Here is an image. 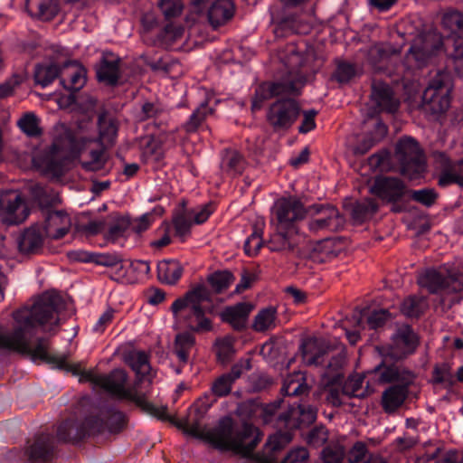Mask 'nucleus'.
I'll use <instances>...</instances> for the list:
<instances>
[{
  "instance_id": "obj_1",
  "label": "nucleus",
  "mask_w": 463,
  "mask_h": 463,
  "mask_svg": "<svg viewBox=\"0 0 463 463\" xmlns=\"http://www.w3.org/2000/svg\"><path fill=\"white\" fill-rule=\"evenodd\" d=\"M66 303L55 290L38 296L33 305L14 310L15 322L11 332L0 324V347H48L60 327V312Z\"/></svg>"
},
{
  "instance_id": "obj_2",
  "label": "nucleus",
  "mask_w": 463,
  "mask_h": 463,
  "mask_svg": "<svg viewBox=\"0 0 463 463\" xmlns=\"http://www.w3.org/2000/svg\"><path fill=\"white\" fill-rule=\"evenodd\" d=\"M15 352L22 357H28L34 363H45L53 368L72 373L80 376V382H89L104 390L109 394L121 400H127L138 406H150L143 394L127 388V373L115 369L109 374H99L94 370H86L80 363H71L67 355L53 354L52 349H6Z\"/></svg>"
},
{
  "instance_id": "obj_3",
  "label": "nucleus",
  "mask_w": 463,
  "mask_h": 463,
  "mask_svg": "<svg viewBox=\"0 0 463 463\" xmlns=\"http://www.w3.org/2000/svg\"><path fill=\"white\" fill-rule=\"evenodd\" d=\"M282 401L277 400L269 404H263L256 400H247L237 407V414L246 420L260 418L264 424H271L288 430L303 429L310 426L317 420V409L301 399L298 402L288 405L287 411L277 416Z\"/></svg>"
},
{
  "instance_id": "obj_4",
  "label": "nucleus",
  "mask_w": 463,
  "mask_h": 463,
  "mask_svg": "<svg viewBox=\"0 0 463 463\" xmlns=\"http://www.w3.org/2000/svg\"><path fill=\"white\" fill-rule=\"evenodd\" d=\"M127 424L125 414L110 404H102L97 413L85 417L79 422L74 419L62 420L57 429V438L61 442L77 444L86 438L101 434L121 432Z\"/></svg>"
},
{
  "instance_id": "obj_5",
  "label": "nucleus",
  "mask_w": 463,
  "mask_h": 463,
  "mask_svg": "<svg viewBox=\"0 0 463 463\" xmlns=\"http://www.w3.org/2000/svg\"><path fill=\"white\" fill-rule=\"evenodd\" d=\"M304 204L296 198L281 199L276 205V232L267 242L271 251L282 252L302 258L300 248L302 238L298 234L296 222L306 217Z\"/></svg>"
},
{
  "instance_id": "obj_6",
  "label": "nucleus",
  "mask_w": 463,
  "mask_h": 463,
  "mask_svg": "<svg viewBox=\"0 0 463 463\" xmlns=\"http://www.w3.org/2000/svg\"><path fill=\"white\" fill-rule=\"evenodd\" d=\"M263 434L253 424L244 420L238 424L232 417L220 419L204 438L214 449L221 451H244L250 453L262 439Z\"/></svg>"
},
{
  "instance_id": "obj_7",
  "label": "nucleus",
  "mask_w": 463,
  "mask_h": 463,
  "mask_svg": "<svg viewBox=\"0 0 463 463\" xmlns=\"http://www.w3.org/2000/svg\"><path fill=\"white\" fill-rule=\"evenodd\" d=\"M409 189L405 182L399 177L379 175L374 176L369 193L384 203L391 204L392 213H400L408 211Z\"/></svg>"
},
{
  "instance_id": "obj_8",
  "label": "nucleus",
  "mask_w": 463,
  "mask_h": 463,
  "mask_svg": "<svg viewBox=\"0 0 463 463\" xmlns=\"http://www.w3.org/2000/svg\"><path fill=\"white\" fill-rule=\"evenodd\" d=\"M444 47L443 36L432 25L420 24L411 39L408 57H412L419 66H424L428 61L437 56Z\"/></svg>"
},
{
  "instance_id": "obj_9",
  "label": "nucleus",
  "mask_w": 463,
  "mask_h": 463,
  "mask_svg": "<svg viewBox=\"0 0 463 463\" xmlns=\"http://www.w3.org/2000/svg\"><path fill=\"white\" fill-rule=\"evenodd\" d=\"M395 159L402 175L415 179L425 170V157L419 142L411 137H403L395 146Z\"/></svg>"
},
{
  "instance_id": "obj_10",
  "label": "nucleus",
  "mask_w": 463,
  "mask_h": 463,
  "mask_svg": "<svg viewBox=\"0 0 463 463\" xmlns=\"http://www.w3.org/2000/svg\"><path fill=\"white\" fill-rule=\"evenodd\" d=\"M285 66L288 69V77L279 81L270 82L274 97L278 96H299L301 89L307 81V71L303 56L296 51H292L285 59Z\"/></svg>"
},
{
  "instance_id": "obj_11",
  "label": "nucleus",
  "mask_w": 463,
  "mask_h": 463,
  "mask_svg": "<svg viewBox=\"0 0 463 463\" xmlns=\"http://www.w3.org/2000/svg\"><path fill=\"white\" fill-rule=\"evenodd\" d=\"M450 99L449 90L439 79L431 80L421 96L420 109L431 120H437L449 109Z\"/></svg>"
},
{
  "instance_id": "obj_12",
  "label": "nucleus",
  "mask_w": 463,
  "mask_h": 463,
  "mask_svg": "<svg viewBox=\"0 0 463 463\" xmlns=\"http://www.w3.org/2000/svg\"><path fill=\"white\" fill-rule=\"evenodd\" d=\"M300 110L294 99H280L269 108L267 121L275 132L288 130L298 119Z\"/></svg>"
},
{
  "instance_id": "obj_13",
  "label": "nucleus",
  "mask_w": 463,
  "mask_h": 463,
  "mask_svg": "<svg viewBox=\"0 0 463 463\" xmlns=\"http://www.w3.org/2000/svg\"><path fill=\"white\" fill-rule=\"evenodd\" d=\"M462 275L458 271H448L442 274L435 269H428L418 277V284L430 294L442 290L459 292L463 289Z\"/></svg>"
},
{
  "instance_id": "obj_14",
  "label": "nucleus",
  "mask_w": 463,
  "mask_h": 463,
  "mask_svg": "<svg viewBox=\"0 0 463 463\" xmlns=\"http://www.w3.org/2000/svg\"><path fill=\"white\" fill-rule=\"evenodd\" d=\"M30 211L19 191L8 190L0 193V216L6 225L24 222Z\"/></svg>"
},
{
  "instance_id": "obj_15",
  "label": "nucleus",
  "mask_w": 463,
  "mask_h": 463,
  "mask_svg": "<svg viewBox=\"0 0 463 463\" xmlns=\"http://www.w3.org/2000/svg\"><path fill=\"white\" fill-rule=\"evenodd\" d=\"M383 358L382 363L376 366L379 380L383 383H392L400 377L396 363L412 354L415 349H375Z\"/></svg>"
},
{
  "instance_id": "obj_16",
  "label": "nucleus",
  "mask_w": 463,
  "mask_h": 463,
  "mask_svg": "<svg viewBox=\"0 0 463 463\" xmlns=\"http://www.w3.org/2000/svg\"><path fill=\"white\" fill-rule=\"evenodd\" d=\"M371 101L373 113H394L398 110L400 101L394 97V92L387 83L373 81L372 84Z\"/></svg>"
},
{
  "instance_id": "obj_17",
  "label": "nucleus",
  "mask_w": 463,
  "mask_h": 463,
  "mask_svg": "<svg viewBox=\"0 0 463 463\" xmlns=\"http://www.w3.org/2000/svg\"><path fill=\"white\" fill-rule=\"evenodd\" d=\"M59 151L60 146L52 144L48 151L33 160L36 167L42 169L43 175H50L54 179H60L64 175L68 161L67 156H59Z\"/></svg>"
},
{
  "instance_id": "obj_18",
  "label": "nucleus",
  "mask_w": 463,
  "mask_h": 463,
  "mask_svg": "<svg viewBox=\"0 0 463 463\" xmlns=\"http://www.w3.org/2000/svg\"><path fill=\"white\" fill-rule=\"evenodd\" d=\"M345 239L343 237L327 238L322 241H317L309 250L308 255H305L304 251L303 258H307L314 262L325 263L336 258L344 250Z\"/></svg>"
},
{
  "instance_id": "obj_19",
  "label": "nucleus",
  "mask_w": 463,
  "mask_h": 463,
  "mask_svg": "<svg viewBox=\"0 0 463 463\" xmlns=\"http://www.w3.org/2000/svg\"><path fill=\"white\" fill-rule=\"evenodd\" d=\"M120 58L113 52H103L99 61L94 65L97 80L108 86H117L120 78Z\"/></svg>"
},
{
  "instance_id": "obj_20",
  "label": "nucleus",
  "mask_w": 463,
  "mask_h": 463,
  "mask_svg": "<svg viewBox=\"0 0 463 463\" xmlns=\"http://www.w3.org/2000/svg\"><path fill=\"white\" fill-rule=\"evenodd\" d=\"M71 226V220L65 210L45 212L43 230L46 237L61 240L70 232Z\"/></svg>"
},
{
  "instance_id": "obj_21",
  "label": "nucleus",
  "mask_w": 463,
  "mask_h": 463,
  "mask_svg": "<svg viewBox=\"0 0 463 463\" xmlns=\"http://www.w3.org/2000/svg\"><path fill=\"white\" fill-rule=\"evenodd\" d=\"M44 237L39 224L24 229L16 239L19 252L25 256L40 254L43 249Z\"/></svg>"
},
{
  "instance_id": "obj_22",
  "label": "nucleus",
  "mask_w": 463,
  "mask_h": 463,
  "mask_svg": "<svg viewBox=\"0 0 463 463\" xmlns=\"http://www.w3.org/2000/svg\"><path fill=\"white\" fill-rule=\"evenodd\" d=\"M212 300L211 289L204 283H198L192 286L182 298L172 304L171 311L175 317H177L179 312L185 310L188 307L202 306L203 302H212Z\"/></svg>"
},
{
  "instance_id": "obj_23",
  "label": "nucleus",
  "mask_w": 463,
  "mask_h": 463,
  "mask_svg": "<svg viewBox=\"0 0 463 463\" xmlns=\"http://www.w3.org/2000/svg\"><path fill=\"white\" fill-rule=\"evenodd\" d=\"M55 454V439L50 433L38 434L28 449L29 458L33 462H49Z\"/></svg>"
},
{
  "instance_id": "obj_24",
  "label": "nucleus",
  "mask_w": 463,
  "mask_h": 463,
  "mask_svg": "<svg viewBox=\"0 0 463 463\" xmlns=\"http://www.w3.org/2000/svg\"><path fill=\"white\" fill-rule=\"evenodd\" d=\"M175 317L182 319L193 332H209L213 329L212 321L205 317L202 306L188 307L185 310L179 312Z\"/></svg>"
},
{
  "instance_id": "obj_25",
  "label": "nucleus",
  "mask_w": 463,
  "mask_h": 463,
  "mask_svg": "<svg viewBox=\"0 0 463 463\" xmlns=\"http://www.w3.org/2000/svg\"><path fill=\"white\" fill-rule=\"evenodd\" d=\"M233 383V379H232L230 374L223 373L219 376L213 383L211 388L212 394H205L203 398L197 401L196 406L198 407V411L201 413L206 412L212 407L213 402H216V399L213 398V395L217 397H223L228 395L232 391Z\"/></svg>"
},
{
  "instance_id": "obj_26",
  "label": "nucleus",
  "mask_w": 463,
  "mask_h": 463,
  "mask_svg": "<svg viewBox=\"0 0 463 463\" xmlns=\"http://www.w3.org/2000/svg\"><path fill=\"white\" fill-rule=\"evenodd\" d=\"M254 306L248 302H240L226 307L220 314L222 322L230 324L235 330L241 331L246 327L249 315Z\"/></svg>"
},
{
  "instance_id": "obj_27",
  "label": "nucleus",
  "mask_w": 463,
  "mask_h": 463,
  "mask_svg": "<svg viewBox=\"0 0 463 463\" xmlns=\"http://www.w3.org/2000/svg\"><path fill=\"white\" fill-rule=\"evenodd\" d=\"M402 47H395L390 43H378L367 51V61L376 71H383L387 61L392 56L401 53Z\"/></svg>"
},
{
  "instance_id": "obj_28",
  "label": "nucleus",
  "mask_w": 463,
  "mask_h": 463,
  "mask_svg": "<svg viewBox=\"0 0 463 463\" xmlns=\"http://www.w3.org/2000/svg\"><path fill=\"white\" fill-rule=\"evenodd\" d=\"M235 14V5L232 0H215L208 9L207 17L213 29L226 24Z\"/></svg>"
},
{
  "instance_id": "obj_29",
  "label": "nucleus",
  "mask_w": 463,
  "mask_h": 463,
  "mask_svg": "<svg viewBox=\"0 0 463 463\" xmlns=\"http://www.w3.org/2000/svg\"><path fill=\"white\" fill-rule=\"evenodd\" d=\"M28 190L41 210L52 211V208L62 203L60 194L51 187L43 186L40 184H32L29 185Z\"/></svg>"
},
{
  "instance_id": "obj_30",
  "label": "nucleus",
  "mask_w": 463,
  "mask_h": 463,
  "mask_svg": "<svg viewBox=\"0 0 463 463\" xmlns=\"http://www.w3.org/2000/svg\"><path fill=\"white\" fill-rule=\"evenodd\" d=\"M292 439L289 431H278L269 435L263 449L262 461L273 463L277 460V453L281 451Z\"/></svg>"
},
{
  "instance_id": "obj_31",
  "label": "nucleus",
  "mask_w": 463,
  "mask_h": 463,
  "mask_svg": "<svg viewBox=\"0 0 463 463\" xmlns=\"http://www.w3.org/2000/svg\"><path fill=\"white\" fill-rule=\"evenodd\" d=\"M25 8L31 16L41 21H52L59 13L56 0H26Z\"/></svg>"
},
{
  "instance_id": "obj_32",
  "label": "nucleus",
  "mask_w": 463,
  "mask_h": 463,
  "mask_svg": "<svg viewBox=\"0 0 463 463\" xmlns=\"http://www.w3.org/2000/svg\"><path fill=\"white\" fill-rule=\"evenodd\" d=\"M62 71L67 70L70 80L67 82L66 79L61 78L60 82L64 89L77 92L83 88L87 81L86 70L84 67L76 63V61H66L62 64Z\"/></svg>"
},
{
  "instance_id": "obj_33",
  "label": "nucleus",
  "mask_w": 463,
  "mask_h": 463,
  "mask_svg": "<svg viewBox=\"0 0 463 463\" xmlns=\"http://www.w3.org/2000/svg\"><path fill=\"white\" fill-rule=\"evenodd\" d=\"M99 138L104 148H109L116 143L118 124L115 118H108V111L103 110L98 116Z\"/></svg>"
},
{
  "instance_id": "obj_34",
  "label": "nucleus",
  "mask_w": 463,
  "mask_h": 463,
  "mask_svg": "<svg viewBox=\"0 0 463 463\" xmlns=\"http://www.w3.org/2000/svg\"><path fill=\"white\" fill-rule=\"evenodd\" d=\"M408 396V388L405 385H392L382 395V407L383 411L392 414L395 412L405 402Z\"/></svg>"
},
{
  "instance_id": "obj_35",
  "label": "nucleus",
  "mask_w": 463,
  "mask_h": 463,
  "mask_svg": "<svg viewBox=\"0 0 463 463\" xmlns=\"http://www.w3.org/2000/svg\"><path fill=\"white\" fill-rule=\"evenodd\" d=\"M174 144V133L170 131H161L150 137V140L146 145V153L152 156L156 162H159L164 158L165 147Z\"/></svg>"
},
{
  "instance_id": "obj_36",
  "label": "nucleus",
  "mask_w": 463,
  "mask_h": 463,
  "mask_svg": "<svg viewBox=\"0 0 463 463\" xmlns=\"http://www.w3.org/2000/svg\"><path fill=\"white\" fill-rule=\"evenodd\" d=\"M352 219L359 224L371 220L379 210L374 198H364L350 204Z\"/></svg>"
},
{
  "instance_id": "obj_37",
  "label": "nucleus",
  "mask_w": 463,
  "mask_h": 463,
  "mask_svg": "<svg viewBox=\"0 0 463 463\" xmlns=\"http://www.w3.org/2000/svg\"><path fill=\"white\" fill-rule=\"evenodd\" d=\"M388 134L387 126L382 121L378 120L374 126L373 130L370 131L354 147V153L355 155H364L372 147L380 143Z\"/></svg>"
},
{
  "instance_id": "obj_38",
  "label": "nucleus",
  "mask_w": 463,
  "mask_h": 463,
  "mask_svg": "<svg viewBox=\"0 0 463 463\" xmlns=\"http://www.w3.org/2000/svg\"><path fill=\"white\" fill-rule=\"evenodd\" d=\"M183 267L176 260H165L157 265L158 279L168 285H175L183 274Z\"/></svg>"
},
{
  "instance_id": "obj_39",
  "label": "nucleus",
  "mask_w": 463,
  "mask_h": 463,
  "mask_svg": "<svg viewBox=\"0 0 463 463\" xmlns=\"http://www.w3.org/2000/svg\"><path fill=\"white\" fill-rule=\"evenodd\" d=\"M62 66L54 62L37 63L34 67L33 79L36 84L46 87L62 73Z\"/></svg>"
},
{
  "instance_id": "obj_40",
  "label": "nucleus",
  "mask_w": 463,
  "mask_h": 463,
  "mask_svg": "<svg viewBox=\"0 0 463 463\" xmlns=\"http://www.w3.org/2000/svg\"><path fill=\"white\" fill-rule=\"evenodd\" d=\"M124 361L137 374L145 376L150 370L148 356L141 349H126Z\"/></svg>"
},
{
  "instance_id": "obj_41",
  "label": "nucleus",
  "mask_w": 463,
  "mask_h": 463,
  "mask_svg": "<svg viewBox=\"0 0 463 463\" xmlns=\"http://www.w3.org/2000/svg\"><path fill=\"white\" fill-rule=\"evenodd\" d=\"M349 463H388L383 458L369 454L367 445L363 441H356L347 453Z\"/></svg>"
},
{
  "instance_id": "obj_42",
  "label": "nucleus",
  "mask_w": 463,
  "mask_h": 463,
  "mask_svg": "<svg viewBox=\"0 0 463 463\" xmlns=\"http://www.w3.org/2000/svg\"><path fill=\"white\" fill-rule=\"evenodd\" d=\"M302 33V24L297 14H288L275 23L274 34L285 38L291 34Z\"/></svg>"
},
{
  "instance_id": "obj_43",
  "label": "nucleus",
  "mask_w": 463,
  "mask_h": 463,
  "mask_svg": "<svg viewBox=\"0 0 463 463\" xmlns=\"http://www.w3.org/2000/svg\"><path fill=\"white\" fill-rule=\"evenodd\" d=\"M428 307L425 297L411 295L403 299L400 310L407 317L418 318L424 314Z\"/></svg>"
},
{
  "instance_id": "obj_44",
  "label": "nucleus",
  "mask_w": 463,
  "mask_h": 463,
  "mask_svg": "<svg viewBox=\"0 0 463 463\" xmlns=\"http://www.w3.org/2000/svg\"><path fill=\"white\" fill-rule=\"evenodd\" d=\"M365 311V309L355 308L350 317H347L345 320V323L348 324V326H352L354 327V329H348L346 327L347 325L345 326V336L351 345L357 344L358 340L361 338L360 328H364V317Z\"/></svg>"
},
{
  "instance_id": "obj_45",
  "label": "nucleus",
  "mask_w": 463,
  "mask_h": 463,
  "mask_svg": "<svg viewBox=\"0 0 463 463\" xmlns=\"http://www.w3.org/2000/svg\"><path fill=\"white\" fill-rule=\"evenodd\" d=\"M441 24L455 37L463 38V12L449 9L442 15Z\"/></svg>"
},
{
  "instance_id": "obj_46",
  "label": "nucleus",
  "mask_w": 463,
  "mask_h": 463,
  "mask_svg": "<svg viewBox=\"0 0 463 463\" xmlns=\"http://www.w3.org/2000/svg\"><path fill=\"white\" fill-rule=\"evenodd\" d=\"M432 382L446 389H450L456 384L455 375L449 363L442 362L435 364L432 371Z\"/></svg>"
},
{
  "instance_id": "obj_47",
  "label": "nucleus",
  "mask_w": 463,
  "mask_h": 463,
  "mask_svg": "<svg viewBox=\"0 0 463 463\" xmlns=\"http://www.w3.org/2000/svg\"><path fill=\"white\" fill-rule=\"evenodd\" d=\"M328 215L325 218L317 219L309 222V228L312 231H318L321 229L337 230L343 227L344 218L340 215L338 210L333 206L327 208Z\"/></svg>"
},
{
  "instance_id": "obj_48",
  "label": "nucleus",
  "mask_w": 463,
  "mask_h": 463,
  "mask_svg": "<svg viewBox=\"0 0 463 463\" xmlns=\"http://www.w3.org/2000/svg\"><path fill=\"white\" fill-rule=\"evenodd\" d=\"M235 279L229 270H217L207 276V282L211 287L212 295L221 294L226 290Z\"/></svg>"
},
{
  "instance_id": "obj_49",
  "label": "nucleus",
  "mask_w": 463,
  "mask_h": 463,
  "mask_svg": "<svg viewBox=\"0 0 463 463\" xmlns=\"http://www.w3.org/2000/svg\"><path fill=\"white\" fill-rule=\"evenodd\" d=\"M396 345H403L406 347H417L420 345V336L409 325H402L392 336Z\"/></svg>"
},
{
  "instance_id": "obj_50",
  "label": "nucleus",
  "mask_w": 463,
  "mask_h": 463,
  "mask_svg": "<svg viewBox=\"0 0 463 463\" xmlns=\"http://www.w3.org/2000/svg\"><path fill=\"white\" fill-rule=\"evenodd\" d=\"M223 161L225 171L232 175H241L246 166L245 158L236 150H226Z\"/></svg>"
},
{
  "instance_id": "obj_51",
  "label": "nucleus",
  "mask_w": 463,
  "mask_h": 463,
  "mask_svg": "<svg viewBox=\"0 0 463 463\" xmlns=\"http://www.w3.org/2000/svg\"><path fill=\"white\" fill-rule=\"evenodd\" d=\"M359 389V382H355L353 384L352 389H350L349 386H344L341 390L332 388L328 392L327 401L334 406L339 407L345 402L344 401V397H361L362 395L357 393Z\"/></svg>"
},
{
  "instance_id": "obj_52",
  "label": "nucleus",
  "mask_w": 463,
  "mask_h": 463,
  "mask_svg": "<svg viewBox=\"0 0 463 463\" xmlns=\"http://www.w3.org/2000/svg\"><path fill=\"white\" fill-rule=\"evenodd\" d=\"M277 314V308L275 307H268L262 308L255 316L252 328L258 332H264L274 324Z\"/></svg>"
},
{
  "instance_id": "obj_53",
  "label": "nucleus",
  "mask_w": 463,
  "mask_h": 463,
  "mask_svg": "<svg viewBox=\"0 0 463 463\" xmlns=\"http://www.w3.org/2000/svg\"><path fill=\"white\" fill-rule=\"evenodd\" d=\"M439 194L433 188H424L420 190L409 189L407 199L409 202L413 200L426 207H430L436 203Z\"/></svg>"
},
{
  "instance_id": "obj_54",
  "label": "nucleus",
  "mask_w": 463,
  "mask_h": 463,
  "mask_svg": "<svg viewBox=\"0 0 463 463\" xmlns=\"http://www.w3.org/2000/svg\"><path fill=\"white\" fill-rule=\"evenodd\" d=\"M303 376L297 379H287L281 387V392L285 396H298L308 393L309 386L305 383Z\"/></svg>"
},
{
  "instance_id": "obj_55",
  "label": "nucleus",
  "mask_w": 463,
  "mask_h": 463,
  "mask_svg": "<svg viewBox=\"0 0 463 463\" xmlns=\"http://www.w3.org/2000/svg\"><path fill=\"white\" fill-rule=\"evenodd\" d=\"M212 112L213 109L208 108L207 102L202 103L200 107L193 112L189 120L184 125V129L187 133L195 132L204 121L206 116Z\"/></svg>"
},
{
  "instance_id": "obj_56",
  "label": "nucleus",
  "mask_w": 463,
  "mask_h": 463,
  "mask_svg": "<svg viewBox=\"0 0 463 463\" xmlns=\"http://www.w3.org/2000/svg\"><path fill=\"white\" fill-rule=\"evenodd\" d=\"M366 311L364 313V321L366 323L370 329H378L383 327L387 321L392 319V314L388 309H378L373 310L370 314L368 313V309L364 308Z\"/></svg>"
},
{
  "instance_id": "obj_57",
  "label": "nucleus",
  "mask_w": 463,
  "mask_h": 463,
  "mask_svg": "<svg viewBox=\"0 0 463 463\" xmlns=\"http://www.w3.org/2000/svg\"><path fill=\"white\" fill-rule=\"evenodd\" d=\"M272 98H274V92L272 90L270 82H262L255 90L254 95L251 99V109H260L263 107L264 102Z\"/></svg>"
},
{
  "instance_id": "obj_58",
  "label": "nucleus",
  "mask_w": 463,
  "mask_h": 463,
  "mask_svg": "<svg viewBox=\"0 0 463 463\" xmlns=\"http://www.w3.org/2000/svg\"><path fill=\"white\" fill-rule=\"evenodd\" d=\"M18 127L30 137H36L42 135V129L38 125V118L32 112L25 113L19 119Z\"/></svg>"
},
{
  "instance_id": "obj_59",
  "label": "nucleus",
  "mask_w": 463,
  "mask_h": 463,
  "mask_svg": "<svg viewBox=\"0 0 463 463\" xmlns=\"http://www.w3.org/2000/svg\"><path fill=\"white\" fill-rule=\"evenodd\" d=\"M130 225L131 222L128 217L118 218L104 235L105 240L115 242L118 238L123 237Z\"/></svg>"
},
{
  "instance_id": "obj_60",
  "label": "nucleus",
  "mask_w": 463,
  "mask_h": 463,
  "mask_svg": "<svg viewBox=\"0 0 463 463\" xmlns=\"http://www.w3.org/2000/svg\"><path fill=\"white\" fill-rule=\"evenodd\" d=\"M158 6L166 20L179 16L184 7L181 0H160Z\"/></svg>"
},
{
  "instance_id": "obj_61",
  "label": "nucleus",
  "mask_w": 463,
  "mask_h": 463,
  "mask_svg": "<svg viewBox=\"0 0 463 463\" xmlns=\"http://www.w3.org/2000/svg\"><path fill=\"white\" fill-rule=\"evenodd\" d=\"M184 33V28L175 26L172 23H168L158 33V38L165 43H172L181 38Z\"/></svg>"
},
{
  "instance_id": "obj_62",
  "label": "nucleus",
  "mask_w": 463,
  "mask_h": 463,
  "mask_svg": "<svg viewBox=\"0 0 463 463\" xmlns=\"http://www.w3.org/2000/svg\"><path fill=\"white\" fill-rule=\"evenodd\" d=\"M298 347H332L331 344L324 337L311 335L304 332L300 335Z\"/></svg>"
},
{
  "instance_id": "obj_63",
  "label": "nucleus",
  "mask_w": 463,
  "mask_h": 463,
  "mask_svg": "<svg viewBox=\"0 0 463 463\" xmlns=\"http://www.w3.org/2000/svg\"><path fill=\"white\" fill-rule=\"evenodd\" d=\"M308 458V450L304 447H298L291 449L281 463H307Z\"/></svg>"
},
{
  "instance_id": "obj_64",
  "label": "nucleus",
  "mask_w": 463,
  "mask_h": 463,
  "mask_svg": "<svg viewBox=\"0 0 463 463\" xmlns=\"http://www.w3.org/2000/svg\"><path fill=\"white\" fill-rule=\"evenodd\" d=\"M355 75L354 66L351 63L341 62L338 64L335 78L338 82L346 83Z\"/></svg>"
}]
</instances>
